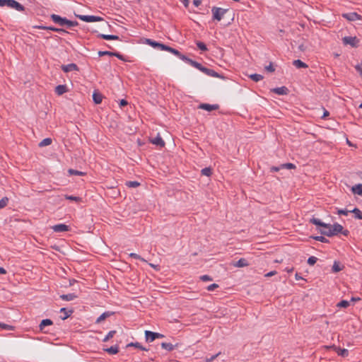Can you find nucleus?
Listing matches in <instances>:
<instances>
[{
	"instance_id": "f257e3e1",
	"label": "nucleus",
	"mask_w": 362,
	"mask_h": 362,
	"mask_svg": "<svg viewBox=\"0 0 362 362\" xmlns=\"http://www.w3.org/2000/svg\"><path fill=\"white\" fill-rule=\"evenodd\" d=\"M182 59L185 61L186 62H187L189 64H190L193 67L199 69L204 74H206L207 76L216 77V78L219 77V74L218 73H216V71H214V70L207 69V68L203 66L201 64H199L195 61H193L192 59H189V58L186 57L185 56H182Z\"/></svg>"
},
{
	"instance_id": "f03ea898",
	"label": "nucleus",
	"mask_w": 362,
	"mask_h": 362,
	"mask_svg": "<svg viewBox=\"0 0 362 362\" xmlns=\"http://www.w3.org/2000/svg\"><path fill=\"white\" fill-rule=\"evenodd\" d=\"M146 43L148 45H151V47H153L154 48L159 49L160 50L168 51V52L177 56L178 57H180L182 59V56H183V55L178 50H177L173 47H168L164 44H161V43L157 42L156 41H153L151 39H146Z\"/></svg>"
},
{
	"instance_id": "7ed1b4c3",
	"label": "nucleus",
	"mask_w": 362,
	"mask_h": 362,
	"mask_svg": "<svg viewBox=\"0 0 362 362\" xmlns=\"http://www.w3.org/2000/svg\"><path fill=\"white\" fill-rule=\"evenodd\" d=\"M328 228H329V231L325 232V235L328 237L336 235L339 233H341L346 236L349 234V231L347 230H344L343 226L339 223H334L333 225L329 224Z\"/></svg>"
},
{
	"instance_id": "20e7f679",
	"label": "nucleus",
	"mask_w": 362,
	"mask_h": 362,
	"mask_svg": "<svg viewBox=\"0 0 362 362\" xmlns=\"http://www.w3.org/2000/svg\"><path fill=\"white\" fill-rule=\"evenodd\" d=\"M51 19L57 24L59 25H66L69 28L74 27L78 25V23L76 21H69L65 18H62L57 14H52L50 16Z\"/></svg>"
},
{
	"instance_id": "39448f33",
	"label": "nucleus",
	"mask_w": 362,
	"mask_h": 362,
	"mask_svg": "<svg viewBox=\"0 0 362 362\" xmlns=\"http://www.w3.org/2000/svg\"><path fill=\"white\" fill-rule=\"evenodd\" d=\"M228 11V9H224L218 7H213L211 9V12L213 14V18L218 21H220L226 13Z\"/></svg>"
},
{
	"instance_id": "423d86ee",
	"label": "nucleus",
	"mask_w": 362,
	"mask_h": 362,
	"mask_svg": "<svg viewBox=\"0 0 362 362\" xmlns=\"http://www.w3.org/2000/svg\"><path fill=\"white\" fill-rule=\"evenodd\" d=\"M76 17L80 20L88 23L102 21L103 20V18L95 16L76 15Z\"/></svg>"
},
{
	"instance_id": "0eeeda50",
	"label": "nucleus",
	"mask_w": 362,
	"mask_h": 362,
	"mask_svg": "<svg viewBox=\"0 0 362 362\" xmlns=\"http://www.w3.org/2000/svg\"><path fill=\"white\" fill-rule=\"evenodd\" d=\"M6 6L14 8L18 11H23L24 10V7L15 0H7L6 3Z\"/></svg>"
},
{
	"instance_id": "6e6552de",
	"label": "nucleus",
	"mask_w": 362,
	"mask_h": 362,
	"mask_svg": "<svg viewBox=\"0 0 362 362\" xmlns=\"http://www.w3.org/2000/svg\"><path fill=\"white\" fill-rule=\"evenodd\" d=\"M145 336H146V341H148L151 342L154 341L156 339L163 337V334H161L160 333H157V332H153L151 331H146Z\"/></svg>"
},
{
	"instance_id": "1a4fd4ad",
	"label": "nucleus",
	"mask_w": 362,
	"mask_h": 362,
	"mask_svg": "<svg viewBox=\"0 0 362 362\" xmlns=\"http://www.w3.org/2000/svg\"><path fill=\"white\" fill-rule=\"evenodd\" d=\"M343 42L345 45H350L352 47H357L358 44V40L356 37H344L343 38Z\"/></svg>"
},
{
	"instance_id": "9d476101",
	"label": "nucleus",
	"mask_w": 362,
	"mask_h": 362,
	"mask_svg": "<svg viewBox=\"0 0 362 362\" xmlns=\"http://www.w3.org/2000/svg\"><path fill=\"white\" fill-rule=\"evenodd\" d=\"M52 229L56 233H61L69 231V226L64 223H59L52 226Z\"/></svg>"
},
{
	"instance_id": "9b49d317",
	"label": "nucleus",
	"mask_w": 362,
	"mask_h": 362,
	"mask_svg": "<svg viewBox=\"0 0 362 362\" xmlns=\"http://www.w3.org/2000/svg\"><path fill=\"white\" fill-rule=\"evenodd\" d=\"M342 16L350 21H355L361 19V16L356 12L344 13V14H342Z\"/></svg>"
},
{
	"instance_id": "f8f14e48",
	"label": "nucleus",
	"mask_w": 362,
	"mask_h": 362,
	"mask_svg": "<svg viewBox=\"0 0 362 362\" xmlns=\"http://www.w3.org/2000/svg\"><path fill=\"white\" fill-rule=\"evenodd\" d=\"M199 108L202 110H205L208 112H211L212 110H217L218 108V105H209V104H201L199 105Z\"/></svg>"
},
{
	"instance_id": "ddd939ff",
	"label": "nucleus",
	"mask_w": 362,
	"mask_h": 362,
	"mask_svg": "<svg viewBox=\"0 0 362 362\" xmlns=\"http://www.w3.org/2000/svg\"><path fill=\"white\" fill-rule=\"evenodd\" d=\"M151 142L152 144H153L155 145H157V146H159L160 147H163L165 145L164 141L163 140V139L159 135H158L155 138L151 139Z\"/></svg>"
},
{
	"instance_id": "4468645a",
	"label": "nucleus",
	"mask_w": 362,
	"mask_h": 362,
	"mask_svg": "<svg viewBox=\"0 0 362 362\" xmlns=\"http://www.w3.org/2000/svg\"><path fill=\"white\" fill-rule=\"evenodd\" d=\"M62 70L64 72H69V71H76V70H78V66L75 64H67V65L62 66Z\"/></svg>"
},
{
	"instance_id": "2eb2a0df",
	"label": "nucleus",
	"mask_w": 362,
	"mask_h": 362,
	"mask_svg": "<svg viewBox=\"0 0 362 362\" xmlns=\"http://www.w3.org/2000/svg\"><path fill=\"white\" fill-rule=\"evenodd\" d=\"M68 91V88L65 85H59L55 88V92L57 95H61Z\"/></svg>"
},
{
	"instance_id": "dca6fc26",
	"label": "nucleus",
	"mask_w": 362,
	"mask_h": 362,
	"mask_svg": "<svg viewBox=\"0 0 362 362\" xmlns=\"http://www.w3.org/2000/svg\"><path fill=\"white\" fill-rule=\"evenodd\" d=\"M249 265L247 259L244 258L240 259L238 262L233 264V266L235 267H244Z\"/></svg>"
},
{
	"instance_id": "f3484780",
	"label": "nucleus",
	"mask_w": 362,
	"mask_h": 362,
	"mask_svg": "<svg viewBox=\"0 0 362 362\" xmlns=\"http://www.w3.org/2000/svg\"><path fill=\"white\" fill-rule=\"evenodd\" d=\"M53 324V322L49 319L42 320L39 325L40 331H43L46 326H49Z\"/></svg>"
},
{
	"instance_id": "a211bd4d",
	"label": "nucleus",
	"mask_w": 362,
	"mask_h": 362,
	"mask_svg": "<svg viewBox=\"0 0 362 362\" xmlns=\"http://www.w3.org/2000/svg\"><path fill=\"white\" fill-rule=\"evenodd\" d=\"M272 91L278 95H286L288 93V89L285 86H282L274 88Z\"/></svg>"
},
{
	"instance_id": "6ab92c4d",
	"label": "nucleus",
	"mask_w": 362,
	"mask_h": 362,
	"mask_svg": "<svg viewBox=\"0 0 362 362\" xmlns=\"http://www.w3.org/2000/svg\"><path fill=\"white\" fill-rule=\"evenodd\" d=\"M351 191L354 194L362 195V184H358L352 187Z\"/></svg>"
},
{
	"instance_id": "aec40b11",
	"label": "nucleus",
	"mask_w": 362,
	"mask_h": 362,
	"mask_svg": "<svg viewBox=\"0 0 362 362\" xmlns=\"http://www.w3.org/2000/svg\"><path fill=\"white\" fill-rule=\"evenodd\" d=\"M310 222L316 225V226H321L322 228H327V227H329V224H327V223H325L322 222L318 218H313L310 219Z\"/></svg>"
},
{
	"instance_id": "412c9836",
	"label": "nucleus",
	"mask_w": 362,
	"mask_h": 362,
	"mask_svg": "<svg viewBox=\"0 0 362 362\" xmlns=\"http://www.w3.org/2000/svg\"><path fill=\"white\" fill-rule=\"evenodd\" d=\"M60 298L64 300L71 301V300H74L76 298V296L74 293H69V294H66V295L65 294L62 295V296H60Z\"/></svg>"
},
{
	"instance_id": "4be33fe9",
	"label": "nucleus",
	"mask_w": 362,
	"mask_h": 362,
	"mask_svg": "<svg viewBox=\"0 0 362 362\" xmlns=\"http://www.w3.org/2000/svg\"><path fill=\"white\" fill-rule=\"evenodd\" d=\"M112 315L110 312H105L102 315H100L98 319L96 320V323H100L103 320H105L107 317H110Z\"/></svg>"
},
{
	"instance_id": "5701e85b",
	"label": "nucleus",
	"mask_w": 362,
	"mask_h": 362,
	"mask_svg": "<svg viewBox=\"0 0 362 362\" xmlns=\"http://www.w3.org/2000/svg\"><path fill=\"white\" fill-rule=\"evenodd\" d=\"M93 99L96 104H100L102 102L103 96L98 92H94L93 94Z\"/></svg>"
},
{
	"instance_id": "b1692460",
	"label": "nucleus",
	"mask_w": 362,
	"mask_h": 362,
	"mask_svg": "<svg viewBox=\"0 0 362 362\" xmlns=\"http://www.w3.org/2000/svg\"><path fill=\"white\" fill-rule=\"evenodd\" d=\"M293 64V65L296 67L299 68V69L300 68H307L308 67V65L306 64H305L304 62H303L300 59L294 60Z\"/></svg>"
},
{
	"instance_id": "393cba45",
	"label": "nucleus",
	"mask_w": 362,
	"mask_h": 362,
	"mask_svg": "<svg viewBox=\"0 0 362 362\" xmlns=\"http://www.w3.org/2000/svg\"><path fill=\"white\" fill-rule=\"evenodd\" d=\"M52 139L50 138H46V139H42L40 144H39V146L40 147H44V146H49L52 144Z\"/></svg>"
},
{
	"instance_id": "a878e982",
	"label": "nucleus",
	"mask_w": 362,
	"mask_h": 362,
	"mask_svg": "<svg viewBox=\"0 0 362 362\" xmlns=\"http://www.w3.org/2000/svg\"><path fill=\"white\" fill-rule=\"evenodd\" d=\"M105 351L110 354H116L119 352V347L118 346H111L105 349Z\"/></svg>"
},
{
	"instance_id": "bb28decb",
	"label": "nucleus",
	"mask_w": 362,
	"mask_h": 362,
	"mask_svg": "<svg viewBox=\"0 0 362 362\" xmlns=\"http://www.w3.org/2000/svg\"><path fill=\"white\" fill-rule=\"evenodd\" d=\"M342 269H343V267L338 262H334V264L332 266V271L334 272H339L341 271Z\"/></svg>"
},
{
	"instance_id": "cd10ccee",
	"label": "nucleus",
	"mask_w": 362,
	"mask_h": 362,
	"mask_svg": "<svg viewBox=\"0 0 362 362\" xmlns=\"http://www.w3.org/2000/svg\"><path fill=\"white\" fill-rule=\"evenodd\" d=\"M161 347L168 351H173L174 349V346L170 343L163 342Z\"/></svg>"
},
{
	"instance_id": "c85d7f7f",
	"label": "nucleus",
	"mask_w": 362,
	"mask_h": 362,
	"mask_svg": "<svg viewBox=\"0 0 362 362\" xmlns=\"http://www.w3.org/2000/svg\"><path fill=\"white\" fill-rule=\"evenodd\" d=\"M101 37L103 39L107 40H118L119 37L117 35H101Z\"/></svg>"
},
{
	"instance_id": "c756f323",
	"label": "nucleus",
	"mask_w": 362,
	"mask_h": 362,
	"mask_svg": "<svg viewBox=\"0 0 362 362\" xmlns=\"http://www.w3.org/2000/svg\"><path fill=\"white\" fill-rule=\"evenodd\" d=\"M68 173L70 175H79V176H82V175H85V173L83 172H81V171H78V170H73V169H69L68 170Z\"/></svg>"
},
{
	"instance_id": "7c9ffc66",
	"label": "nucleus",
	"mask_w": 362,
	"mask_h": 362,
	"mask_svg": "<svg viewBox=\"0 0 362 362\" xmlns=\"http://www.w3.org/2000/svg\"><path fill=\"white\" fill-rule=\"evenodd\" d=\"M250 78L255 81V82H257V81H261L262 78H263V76L260 74H251L250 76Z\"/></svg>"
},
{
	"instance_id": "2f4dec72",
	"label": "nucleus",
	"mask_w": 362,
	"mask_h": 362,
	"mask_svg": "<svg viewBox=\"0 0 362 362\" xmlns=\"http://www.w3.org/2000/svg\"><path fill=\"white\" fill-rule=\"evenodd\" d=\"M351 212L354 213L358 219H362V212L357 208L354 209Z\"/></svg>"
},
{
	"instance_id": "473e14b6",
	"label": "nucleus",
	"mask_w": 362,
	"mask_h": 362,
	"mask_svg": "<svg viewBox=\"0 0 362 362\" xmlns=\"http://www.w3.org/2000/svg\"><path fill=\"white\" fill-rule=\"evenodd\" d=\"M280 168H281L282 169H288V170H291V169H295L296 168V165L293 163H285V164H281L280 165Z\"/></svg>"
},
{
	"instance_id": "72a5a7b5",
	"label": "nucleus",
	"mask_w": 362,
	"mask_h": 362,
	"mask_svg": "<svg viewBox=\"0 0 362 362\" xmlns=\"http://www.w3.org/2000/svg\"><path fill=\"white\" fill-rule=\"evenodd\" d=\"M201 173H202V175H205V176L209 177L211 175V173H212L211 168H205L202 170Z\"/></svg>"
},
{
	"instance_id": "f704fd0d",
	"label": "nucleus",
	"mask_w": 362,
	"mask_h": 362,
	"mask_svg": "<svg viewBox=\"0 0 362 362\" xmlns=\"http://www.w3.org/2000/svg\"><path fill=\"white\" fill-rule=\"evenodd\" d=\"M129 346H134L136 348H138V349H140L141 350H144V351H147V349L144 347H143L138 342H136V343H130L129 344H127V347Z\"/></svg>"
},
{
	"instance_id": "c9c22d12",
	"label": "nucleus",
	"mask_w": 362,
	"mask_h": 362,
	"mask_svg": "<svg viewBox=\"0 0 362 362\" xmlns=\"http://www.w3.org/2000/svg\"><path fill=\"white\" fill-rule=\"evenodd\" d=\"M116 333V331L112 330L107 333V334L105 336V337L103 339V341H107L110 339L112 338Z\"/></svg>"
},
{
	"instance_id": "e433bc0d",
	"label": "nucleus",
	"mask_w": 362,
	"mask_h": 362,
	"mask_svg": "<svg viewBox=\"0 0 362 362\" xmlns=\"http://www.w3.org/2000/svg\"><path fill=\"white\" fill-rule=\"evenodd\" d=\"M126 185L129 187H137L140 185V183L136 181H129Z\"/></svg>"
},
{
	"instance_id": "4c0bfd02",
	"label": "nucleus",
	"mask_w": 362,
	"mask_h": 362,
	"mask_svg": "<svg viewBox=\"0 0 362 362\" xmlns=\"http://www.w3.org/2000/svg\"><path fill=\"white\" fill-rule=\"evenodd\" d=\"M0 327L6 330H13L14 327L11 325L0 322Z\"/></svg>"
},
{
	"instance_id": "58836bf2",
	"label": "nucleus",
	"mask_w": 362,
	"mask_h": 362,
	"mask_svg": "<svg viewBox=\"0 0 362 362\" xmlns=\"http://www.w3.org/2000/svg\"><path fill=\"white\" fill-rule=\"evenodd\" d=\"M65 199L74 202H79L81 198L78 197L71 196V195H65Z\"/></svg>"
},
{
	"instance_id": "ea45409f",
	"label": "nucleus",
	"mask_w": 362,
	"mask_h": 362,
	"mask_svg": "<svg viewBox=\"0 0 362 362\" xmlns=\"http://www.w3.org/2000/svg\"><path fill=\"white\" fill-rule=\"evenodd\" d=\"M317 260V257L314 256L310 257L308 259V264L310 265H314L316 263Z\"/></svg>"
},
{
	"instance_id": "a19ab883",
	"label": "nucleus",
	"mask_w": 362,
	"mask_h": 362,
	"mask_svg": "<svg viewBox=\"0 0 362 362\" xmlns=\"http://www.w3.org/2000/svg\"><path fill=\"white\" fill-rule=\"evenodd\" d=\"M197 45L198 48L202 51H206L207 49L206 45L202 42H197Z\"/></svg>"
},
{
	"instance_id": "79ce46f5",
	"label": "nucleus",
	"mask_w": 362,
	"mask_h": 362,
	"mask_svg": "<svg viewBox=\"0 0 362 362\" xmlns=\"http://www.w3.org/2000/svg\"><path fill=\"white\" fill-rule=\"evenodd\" d=\"M349 305V302L347 300H341L337 304L338 307L340 308H346Z\"/></svg>"
},
{
	"instance_id": "37998d69",
	"label": "nucleus",
	"mask_w": 362,
	"mask_h": 362,
	"mask_svg": "<svg viewBox=\"0 0 362 362\" xmlns=\"http://www.w3.org/2000/svg\"><path fill=\"white\" fill-rule=\"evenodd\" d=\"M40 28L46 29V30H53V31H56V32H62V31L64 32V31L62 29H59V28H54V27H45V26H42V27H40Z\"/></svg>"
},
{
	"instance_id": "c03bdc74",
	"label": "nucleus",
	"mask_w": 362,
	"mask_h": 362,
	"mask_svg": "<svg viewBox=\"0 0 362 362\" xmlns=\"http://www.w3.org/2000/svg\"><path fill=\"white\" fill-rule=\"evenodd\" d=\"M8 198L5 197L0 200V209L6 206L8 204Z\"/></svg>"
},
{
	"instance_id": "a18cd8bd",
	"label": "nucleus",
	"mask_w": 362,
	"mask_h": 362,
	"mask_svg": "<svg viewBox=\"0 0 362 362\" xmlns=\"http://www.w3.org/2000/svg\"><path fill=\"white\" fill-rule=\"evenodd\" d=\"M60 312L64 313V314L65 315L64 317H63V320H65L68 317H69L71 313L70 311H67L66 309L64 308H61Z\"/></svg>"
},
{
	"instance_id": "49530a36",
	"label": "nucleus",
	"mask_w": 362,
	"mask_h": 362,
	"mask_svg": "<svg viewBox=\"0 0 362 362\" xmlns=\"http://www.w3.org/2000/svg\"><path fill=\"white\" fill-rule=\"evenodd\" d=\"M349 212H351V211H348V210H345V209H339L337 211V214L339 215H344V216H347Z\"/></svg>"
},
{
	"instance_id": "de8ad7c7",
	"label": "nucleus",
	"mask_w": 362,
	"mask_h": 362,
	"mask_svg": "<svg viewBox=\"0 0 362 362\" xmlns=\"http://www.w3.org/2000/svg\"><path fill=\"white\" fill-rule=\"evenodd\" d=\"M129 256L131 257H133L134 259H140L141 261H144L145 262L144 259H143L141 256H139V255L136 254V253H130L129 254Z\"/></svg>"
},
{
	"instance_id": "09e8293b",
	"label": "nucleus",
	"mask_w": 362,
	"mask_h": 362,
	"mask_svg": "<svg viewBox=\"0 0 362 362\" xmlns=\"http://www.w3.org/2000/svg\"><path fill=\"white\" fill-rule=\"evenodd\" d=\"M200 279L203 281H212V278L209 275H203L200 276Z\"/></svg>"
},
{
	"instance_id": "8fccbe9b",
	"label": "nucleus",
	"mask_w": 362,
	"mask_h": 362,
	"mask_svg": "<svg viewBox=\"0 0 362 362\" xmlns=\"http://www.w3.org/2000/svg\"><path fill=\"white\" fill-rule=\"evenodd\" d=\"M98 54L100 56H104V55L112 56L113 55V52H108V51H100L98 52Z\"/></svg>"
},
{
	"instance_id": "3c124183",
	"label": "nucleus",
	"mask_w": 362,
	"mask_h": 362,
	"mask_svg": "<svg viewBox=\"0 0 362 362\" xmlns=\"http://www.w3.org/2000/svg\"><path fill=\"white\" fill-rule=\"evenodd\" d=\"M218 288V285L216 284H211L209 285L208 287H207V290L209 291H214V289Z\"/></svg>"
},
{
	"instance_id": "603ef678",
	"label": "nucleus",
	"mask_w": 362,
	"mask_h": 362,
	"mask_svg": "<svg viewBox=\"0 0 362 362\" xmlns=\"http://www.w3.org/2000/svg\"><path fill=\"white\" fill-rule=\"evenodd\" d=\"M356 69L359 73L360 76L362 77V64L356 66Z\"/></svg>"
},
{
	"instance_id": "864d4df0",
	"label": "nucleus",
	"mask_w": 362,
	"mask_h": 362,
	"mask_svg": "<svg viewBox=\"0 0 362 362\" xmlns=\"http://www.w3.org/2000/svg\"><path fill=\"white\" fill-rule=\"evenodd\" d=\"M266 70L270 72L274 71V68L272 64L265 67Z\"/></svg>"
},
{
	"instance_id": "5fc2aeb1",
	"label": "nucleus",
	"mask_w": 362,
	"mask_h": 362,
	"mask_svg": "<svg viewBox=\"0 0 362 362\" xmlns=\"http://www.w3.org/2000/svg\"><path fill=\"white\" fill-rule=\"evenodd\" d=\"M315 239L318 241L322 242V243L326 242L325 238H324L322 236H317V237L315 238Z\"/></svg>"
},
{
	"instance_id": "6e6d98bb",
	"label": "nucleus",
	"mask_w": 362,
	"mask_h": 362,
	"mask_svg": "<svg viewBox=\"0 0 362 362\" xmlns=\"http://www.w3.org/2000/svg\"><path fill=\"white\" fill-rule=\"evenodd\" d=\"M127 105V100H125L124 99L120 100V102H119L120 107H124V106H126Z\"/></svg>"
},
{
	"instance_id": "4d7b16f0",
	"label": "nucleus",
	"mask_w": 362,
	"mask_h": 362,
	"mask_svg": "<svg viewBox=\"0 0 362 362\" xmlns=\"http://www.w3.org/2000/svg\"><path fill=\"white\" fill-rule=\"evenodd\" d=\"M202 3V0H193V4L195 6H199Z\"/></svg>"
},
{
	"instance_id": "13d9d810",
	"label": "nucleus",
	"mask_w": 362,
	"mask_h": 362,
	"mask_svg": "<svg viewBox=\"0 0 362 362\" xmlns=\"http://www.w3.org/2000/svg\"><path fill=\"white\" fill-rule=\"evenodd\" d=\"M281 169H282V168H280V166H279V167H272V168H271V171H272V172H276V171L280 170Z\"/></svg>"
},
{
	"instance_id": "bf43d9fd",
	"label": "nucleus",
	"mask_w": 362,
	"mask_h": 362,
	"mask_svg": "<svg viewBox=\"0 0 362 362\" xmlns=\"http://www.w3.org/2000/svg\"><path fill=\"white\" fill-rule=\"evenodd\" d=\"M276 274V271H272V272H270L267 273V274H265V276L269 277V276H272Z\"/></svg>"
},
{
	"instance_id": "052dcab7",
	"label": "nucleus",
	"mask_w": 362,
	"mask_h": 362,
	"mask_svg": "<svg viewBox=\"0 0 362 362\" xmlns=\"http://www.w3.org/2000/svg\"><path fill=\"white\" fill-rule=\"evenodd\" d=\"M329 229V228H322V229L320 230V232L322 234L325 235V232H328Z\"/></svg>"
},
{
	"instance_id": "680f3d73",
	"label": "nucleus",
	"mask_w": 362,
	"mask_h": 362,
	"mask_svg": "<svg viewBox=\"0 0 362 362\" xmlns=\"http://www.w3.org/2000/svg\"><path fill=\"white\" fill-rule=\"evenodd\" d=\"M112 56H115L117 58H119L120 59H122V56L121 54H119V53L113 52V55Z\"/></svg>"
},
{
	"instance_id": "e2e57ef3",
	"label": "nucleus",
	"mask_w": 362,
	"mask_h": 362,
	"mask_svg": "<svg viewBox=\"0 0 362 362\" xmlns=\"http://www.w3.org/2000/svg\"><path fill=\"white\" fill-rule=\"evenodd\" d=\"M7 0H0V6H6Z\"/></svg>"
},
{
	"instance_id": "0e129e2a",
	"label": "nucleus",
	"mask_w": 362,
	"mask_h": 362,
	"mask_svg": "<svg viewBox=\"0 0 362 362\" xmlns=\"http://www.w3.org/2000/svg\"><path fill=\"white\" fill-rule=\"evenodd\" d=\"M285 270H286L287 272H288V273H291V272H293V271L294 270V268H293V267H291V268L287 267V268H286V269H285Z\"/></svg>"
},
{
	"instance_id": "69168bd1",
	"label": "nucleus",
	"mask_w": 362,
	"mask_h": 362,
	"mask_svg": "<svg viewBox=\"0 0 362 362\" xmlns=\"http://www.w3.org/2000/svg\"><path fill=\"white\" fill-rule=\"evenodd\" d=\"M6 274V271L4 268L0 267V274Z\"/></svg>"
},
{
	"instance_id": "338daca9",
	"label": "nucleus",
	"mask_w": 362,
	"mask_h": 362,
	"mask_svg": "<svg viewBox=\"0 0 362 362\" xmlns=\"http://www.w3.org/2000/svg\"><path fill=\"white\" fill-rule=\"evenodd\" d=\"M218 355V354L215 356H211V358L210 359H207V362H211L214 358H216L217 357Z\"/></svg>"
},
{
	"instance_id": "774afa93",
	"label": "nucleus",
	"mask_w": 362,
	"mask_h": 362,
	"mask_svg": "<svg viewBox=\"0 0 362 362\" xmlns=\"http://www.w3.org/2000/svg\"><path fill=\"white\" fill-rule=\"evenodd\" d=\"M295 277L296 280L302 279V277L298 274H296Z\"/></svg>"
}]
</instances>
